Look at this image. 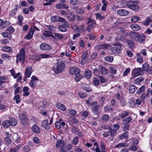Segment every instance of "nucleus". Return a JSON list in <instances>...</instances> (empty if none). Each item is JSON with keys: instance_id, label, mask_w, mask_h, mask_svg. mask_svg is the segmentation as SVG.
<instances>
[{"instance_id": "obj_1", "label": "nucleus", "mask_w": 152, "mask_h": 152, "mask_svg": "<svg viewBox=\"0 0 152 152\" xmlns=\"http://www.w3.org/2000/svg\"><path fill=\"white\" fill-rule=\"evenodd\" d=\"M65 68V64L62 61H58L53 67V70L56 73L62 72Z\"/></svg>"}, {"instance_id": "obj_2", "label": "nucleus", "mask_w": 152, "mask_h": 152, "mask_svg": "<svg viewBox=\"0 0 152 152\" xmlns=\"http://www.w3.org/2000/svg\"><path fill=\"white\" fill-rule=\"evenodd\" d=\"M143 74V70L141 68H134L132 71V75L131 79H133L136 77L142 75Z\"/></svg>"}, {"instance_id": "obj_3", "label": "nucleus", "mask_w": 152, "mask_h": 152, "mask_svg": "<svg viewBox=\"0 0 152 152\" xmlns=\"http://www.w3.org/2000/svg\"><path fill=\"white\" fill-rule=\"evenodd\" d=\"M138 4V2L134 1H128L126 3V5L129 8L135 10L139 9Z\"/></svg>"}, {"instance_id": "obj_4", "label": "nucleus", "mask_w": 152, "mask_h": 152, "mask_svg": "<svg viewBox=\"0 0 152 152\" xmlns=\"http://www.w3.org/2000/svg\"><path fill=\"white\" fill-rule=\"evenodd\" d=\"M25 50L24 48L21 49L19 53L17 55V59H19V61L22 63H23L25 61Z\"/></svg>"}, {"instance_id": "obj_5", "label": "nucleus", "mask_w": 152, "mask_h": 152, "mask_svg": "<svg viewBox=\"0 0 152 152\" xmlns=\"http://www.w3.org/2000/svg\"><path fill=\"white\" fill-rule=\"evenodd\" d=\"M19 119L21 123L23 124H27L28 122V119L26 115L24 114H21L19 115Z\"/></svg>"}, {"instance_id": "obj_6", "label": "nucleus", "mask_w": 152, "mask_h": 152, "mask_svg": "<svg viewBox=\"0 0 152 152\" xmlns=\"http://www.w3.org/2000/svg\"><path fill=\"white\" fill-rule=\"evenodd\" d=\"M70 74L72 75H76L80 73V70L78 68L76 67H71L69 70Z\"/></svg>"}, {"instance_id": "obj_7", "label": "nucleus", "mask_w": 152, "mask_h": 152, "mask_svg": "<svg viewBox=\"0 0 152 152\" xmlns=\"http://www.w3.org/2000/svg\"><path fill=\"white\" fill-rule=\"evenodd\" d=\"M33 72L32 67L31 66H27L26 68L25 74L26 76L29 77Z\"/></svg>"}, {"instance_id": "obj_8", "label": "nucleus", "mask_w": 152, "mask_h": 152, "mask_svg": "<svg viewBox=\"0 0 152 152\" xmlns=\"http://www.w3.org/2000/svg\"><path fill=\"white\" fill-rule=\"evenodd\" d=\"M123 48L121 46L117 47H112L111 48L112 52L115 54H119L120 51L122 50Z\"/></svg>"}, {"instance_id": "obj_9", "label": "nucleus", "mask_w": 152, "mask_h": 152, "mask_svg": "<svg viewBox=\"0 0 152 152\" xmlns=\"http://www.w3.org/2000/svg\"><path fill=\"white\" fill-rule=\"evenodd\" d=\"M100 105H97L94 107L92 109V112L95 115H98L100 112Z\"/></svg>"}, {"instance_id": "obj_10", "label": "nucleus", "mask_w": 152, "mask_h": 152, "mask_svg": "<svg viewBox=\"0 0 152 152\" xmlns=\"http://www.w3.org/2000/svg\"><path fill=\"white\" fill-rule=\"evenodd\" d=\"M40 48L42 50H48L51 48L49 45L45 43H42L40 46Z\"/></svg>"}, {"instance_id": "obj_11", "label": "nucleus", "mask_w": 152, "mask_h": 152, "mask_svg": "<svg viewBox=\"0 0 152 152\" xmlns=\"http://www.w3.org/2000/svg\"><path fill=\"white\" fill-rule=\"evenodd\" d=\"M118 14L121 16L127 15L129 14V12L127 10L124 9H120L117 12Z\"/></svg>"}, {"instance_id": "obj_12", "label": "nucleus", "mask_w": 152, "mask_h": 152, "mask_svg": "<svg viewBox=\"0 0 152 152\" xmlns=\"http://www.w3.org/2000/svg\"><path fill=\"white\" fill-rule=\"evenodd\" d=\"M138 34L135 32H130L129 33V35L130 37L132 39L136 41L137 39Z\"/></svg>"}, {"instance_id": "obj_13", "label": "nucleus", "mask_w": 152, "mask_h": 152, "mask_svg": "<svg viewBox=\"0 0 152 152\" xmlns=\"http://www.w3.org/2000/svg\"><path fill=\"white\" fill-rule=\"evenodd\" d=\"M31 129L33 132L37 134L39 133L41 131L40 129L36 124L34 125L32 127Z\"/></svg>"}, {"instance_id": "obj_14", "label": "nucleus", "mask_w": 152, "mask_h": 152, "mask_svg": "<svg viewBox=\"0 0 152 152\" xmlns=\"http://www.w3.org/2000/svg\"><path fill=\"white\" fill-rule=\"evenodd\" d=\"M145 36L144 34H138L137 39L136 41H138L140 43H142L145 40Z\"/></svg>"}, {"instance_id": "obj_15", "label": "nucleus", "mask_w": 152, "mask_h": 152, "mask_svg": "<svg viewBox=\"0 0 152 152\" xmlns=\"http://www.w3.org/2000/svg\"><path fill=\"white\" fill-rule=\"evenodd\" d=\"M48 119H46L42 122V126L47 129H50V126L48 124Z\"/></svg>"}, {"instance_id": "obj_16", "label": "nucleus", "mask_w": 152, "mask_h": 152, "mask_svg": "<svg viewBox=\"0 0 152 152\" xmlns=\"http://www.w3.org/2000/svg\"><path fill=\"white\" fill-rule=\"evenodd\" d=\"M137 89V88L134 85L131 84L129 86V91L130 93L133 94Z\"/></svg>"}, {"instance_id": "obj_17", "label": "nucleus", "mask_w": 152, "mask_h": 152, "mask_svg": "<svg viewBox=\"0 0 152 152\" xmlns=\"http://www.w3.org/2000/svg\"><path fill=\"white\" fill-rule=\"evenodd\" d=\"M67 19L69 21H74L75 20V15L72 13L68 14L67 15Z\"/></svg>"}, {"instance_id": "obj_18", "label": "nucleus", "mask_w": 152, "mask_h": 152, "mask_svg": "<svg viewBox=\"0 0 152 152\" xmlns=\"http://www.w3.org/2000/svg\"><path fill=\"white\" fill-rule=\"evenodd\" d=\"M130 27L134 31H138L140 30V27L136 24H133L130 25Z\"/></svg>"}, {"instance_id": "obj_19", "label": "nucleus", "mask_w": 152, "mask_h": 152, "mask_svg": "<svg viewBox=\"0 0 152 152\" xmlns=\"http://www.w3.org/2000/svg\"><path fill=\"white\" fill-rule=\"evenodd\" d=\"M56 106L58 109L63 111H64L66 110V107L64 105L59 103H56Z\"/></svg>"}, {"instance_id": "obj_20", "label": "nucleus", "mask_w": 152, "mask_h": 152, "mask_svg": "<svg viewBox=\"0 0 152 152\" xmlns=\"http://www.w3.org/2000/svg\"><path fill=\"white\" fill-rule=\"evenodd\" d=\"M127 43L129 48L132 49L134 47V43L133 41L131 40L127 41Z\"/></svg>"}, {"instance_id": "obj_21", "label": "nucleus", "mask_w": 152, "mask_h": 152, "mask_svg": "<svg viewBox=\"0 0 152 152\" xmlns=\"http://www.w3.org/2000/svg\"><path fill=\"white\" fill-rule=\"evenodd\" d=\"M96 23H91L90 25H88L87 27V31L88 32H90L91 30L96 26Z\"/></svg>"}, {"instance_id": "obj_22", "label": "nucleus", "mask_w": 152, "mask_h": 152, "mask_svg": "<svg viewBox=\"0 0 152 152\" xmlns=\"http://www.w3.org/2000/svg\"><path fill=\"white\" fill-rule=\"evenodd\" d=\"M143 80L144 79L142 77H140L135 80L134 83L136 85L140 84Z\"/></svg>"}, {"instance_id": "obj_23", "label": "nucleus", "mask_w": 152, "mask_h": 152, "mask_svg": "<svg viewBox=\"0 0 152 152\" xmlns=\"http://www.w3.org/2000/svg\"><path fill=\"white\" fill-rule=\"evenodd\" d=\"M1 34L3 37L4 38L11 39L12 37V35H9L10 34L6 31L5 32L2 33Z\"/></svg>"}, {"instance_id": "obj_24", "label": "nucleus", "mask_w": 152, "mask_h": 152, "mask_svg": "<svg viewBox=\"0 0 152 152\" xmlns=\"http://www.w3.org/2000/svg\"><path fill=\"white\" fill-rule=\"evenodd\" d=\"M2 125L4 128H7L10 125L9 120H6L3 121L2 123Z\"/></svg>"}, {"instance_id": "obj_25", "label": "nucleus", "mask_w": 152, "mask_h": 152, "mask_svg": "<svg viewBox=\"0 0 152 152\" xmlns=\"http://www.w3.org/2000/svg\"><path fill=\"white\" fill-rule=\"evenodd\" d=\"M64 142L63 140H57L56 146V147L59 148L60 146L64 145Z\"/></svg>"}, {"instance_id": "obj_26", "label": "nucleus", "mask_w": 152, "mask_h": 152, "mask_svg": "<svg viewBox=\"0 0 152 152\" xmlns=\"http://www.w3.org/2000/svg\"><path fill=\"white\" fill-rule=\"evenodd\" d=\"M129 145L128 144L125 143H121L115 145V147L116 148H120L123 147H127Z\"/></svg>"}, {"instance_id": "obj_27", "label": "nucleus", "mask_w": 152, "mask_h": 152, "mask_svg": "<svg viewBox=\"0 0 152 152\" xmlns=\"http://www.w3.org/2000/svg\"><path fill=\"white\" fill-rule=\"evenodd\" d=\"M129 135V132H125L120 135L118 137V139H122L127 137Z\"/></svg>"}, {"instance_id": "obj_28", "label": "nucleus", "mask_w": 152, "mask_h": 152, "mask_svg": "<svg viewBox=\"0 0 152 152\" xmlns=\"http://www.w3.org/2000/svg\"><path fill=\"white\" fill-rule=\"evenodd\" d=\"M10 123V125L14 126H15L17 123V120H15L14 118H12L10 119L9 120Z\"/></svg>"}, {"instance_id": "obj_29", "label": "nucleus", "mask_w": 152, "mask_h": 152, "mask_svg": "<svg viewBox=\"0 0 152 152\" xmlns=\"http://www.w3.org/2000/svg\"><path fill=\"white\" fill-rule=\"evenodd\" d=\"M87 56V53L86 52H84L82 54L81 58L82 60H81V63H83L84 62Z\"/></svg>"}, {"instance_id": "obj_30", "label": "nucleus", "mask_w": 152, "mask_h": 152, "mask_svg": "<svg viewBox=\"0 0 152 152\" xmlns=\"http://www.w3.org/2000/svg\"><path fill=\"white\" fill-rule=\"evenodd\" d=\"M7 79V77L5 76L0 77V85L3 83H5L6 81L5 80Z\"/></svg>"}, {"instance_id": "obj_31", "label": "nucleus", "mask_w": 152, "mask_h": 152, "mask_svg": "<svg viewBox=\"0 0 152 152\" xmlns=\"http://www.w3.org/2000/svg\"><path fill=\"white\" fill-rule=\"evenodd\" d=\"M140 55V53L137 54V55L138 56L137 58V61L139 63L142 64L143 63V58Z\"/></svg>"}, {"instance_id": "obj_32", "label": "nucleus", "mask_w": 152, "mask_h": 152, "mask_svg": "<svg viewBox=\"0 0 152 152\" xmlns=\"http://www.w3.org/2000/svg\"><path fill=\"white\" fill-rule=\"evenodd\" d=\"M106 61L109 62H112L113 60V57L112 56H108L104 58Z\"/></svg>"}, {"instance_id": "obj_33", "label": "nucleus", "mask_w": 152, "mask_h": 152, "mask_svg": "<svg viewBox=\"0 0 152 152\" xmlns=\"http://www.w3.org/2000/svg\"><path fill=\"white\" fill-rule=\"evenodd\" d=\"M109 132L111 137H113L116 134L117 131L114 129H112L111 128L109 130Z\"/></svg>"}, {"instance_id": "obj_34", "label": "nucleus", "mask_w": 152, "mask_h": 152, "mask_svg": "<svg viewBox=\"0 0 152 152\" xmlns=\"http://www.w3.org/2000/svg\"><path fill=\"white\" fill-rule=\"evenodd\" d=\"M110 72L113 74H115L116 73L117 70L113 66H110L109 67Z\"/></svg>"}, {"instance_id": "obj_35", "label": "nucleus", "mask_w": 152, "mask_h": 152, "mask_svg": "<svg viewBox=\"0 0 152 152\" xmlns=\"http://www.w3.org/2000/svg\"><path fill=\"white\" fill-rule=\"evenodd\" d=\"M85 77L87 79H89L91 75V73L90 71H86L85 72Z\"/></svg>"}, {"instance_id": "obj_36", "label": "nucleus", "mask_w": 152, "mask_h": 152, "mask_svg": "<svg viewBox=\"0 0 152 152\" xmlns=\"http://www.w3.org/2000/svg\"><path fill=\"white\" fill-rule=\"evenodd\" d=\"M142 67L143 70L147 72L149 68V65L148 63H145L142 65Z\"/></svg>"}, {"instance_id": "obj_37", "label": "nucleus", "mask_w": 152, "mask_h": 152, "mask_svg": "<svg viewBox=\"0 0 152 152\" xmlns=\"http://www.w3.org/2000/svg\"><path fill=\"white\" fill-rule=\"evenodd\" d=\"M48 29L49 31L52 33L55 30V28L52 25H50L47 26Z\"/></svg>"}, {"instance_id": "obj_38", "label": "nucleus", "mask_w": 152, "mask_h": 152, "mask_svg": "<svg viewBox=\"0 0 152 152\" xmlns=\"http://www.w3.org/2000/svg\"><path fill=\"white\" fill-rule=\"evenodd\" d=\"M100 67V66H99ZM100 70L102 72V74H107L108 72V71L107 69L104 67H102V66H100ZM99 69L100 68H99Z\"/></svg>"}, {"instance_id": "obj_39", "label": "nucleus", "mask_w": 152, "mask_h": 152, "mask_svg": "<svg viewBox=\"0 0 152 152\" xmlns=\"http://www.w3.org/2000/svg\"><path fill=\"white\" fill-rule=\"evenodd\" d=\"M51 32L47 31H44L43 33V34L44 36L46 37H50Z\"/></svg>"}, {"instance_id": "obj_40", "label": "nucleus", "mask_w": 152, "mask_h": 152, "mask_svg": "<svg viewBox=\"0 0 152 152\" xmlns=\"http://www.w3.org/2000/svg\"><path fill=\"white\" fill-rule=\"evenodd\" d=\"M6 31L10 34L14 31L15 29L13 27H10L7 28Z\"/></svg>"}, {"instance_id": "obj_41", "label": "nucleus", "mask_w": 152, "mask_h": 152, "mask_svg": "<svg viewBox=\"0 0 152 152\" xmlns=\"http://www.w3.org/2000/svg\"><path fill=\"white\" fill-rule=\"evenodd\" d=\"M78 137H75L72 139V143L74 145H76L78 143Z\"/></svg>"}, {"instance_id": "obj_42", "label": "nucleus", "mask_w": 152, "mask_h": 152, "mask_svg": "<svg viewBox=\"0 0 152 152\" xmlns=\"http://www.w3.org/2000/svg\"><path fill=\"white\" fill-rule=\"evenodd\" d=\"M41 58H45L51 57V56L50 55L46 54L45 53L40 54Z\"/></svg>"}, {"instance_id": "obj_43", "label": "nucleus", "mask_w": 152, "mask_h": 152, "mask_svg": "<svg viewBox=\"0 0 152 152\" xmlns=\"http://www.w3.org/2000/svg\"><path fill=\"white\" fill-rule=\"evenodd\" d=\"M140 20L139 17L138 16H134L131 18V20L134 22H136Z\"/></svg>"}, {"instance_id": "obj_44", "label": "nucleus", "mask_w": 152, "mask_h": 152, "mask_svg": "<svg viewBox=\"0 0 152 152\" xmlns=\"http://www.w3.org/2000/svg\"><path fill=\"white\" fill-rule=\"evenodd\" d=\"M145 89V86H142L141 87H140L139 90H138V91L137 92V93L138 94H140L141 92H143Z\"/></svg>"}, {"instance_id": "obj_45", "label": "nucleus", "mask_w": 152, "mask_h": 152, "mask_svg": "<svg viewBox=\"0 0 152 152\" xmlns=\"http://www.w3.org/2000/svg\"><path fill=\"white\" fill-rule=\"evenodd\" d=\"M134 101V99H131L129 101L130 105L132 107H135L136 106V103Z\"/></svg>"}, {"instance_id": "obj_46", "label": "nucleus", "mask_w": 152, "mask_h": 152, "mask_svg": "<svg viewBox=\"0 0 152 152\" xmlns=\"http://www.w3.org/2000/svg\"><path fill=\"white\" fill-rule=\"evenodd\" d=\"M58 16H52L50 18V20L52 22H57Z\"/></svg>"}, {"instance_id": "obj_47", "label": "nucleus", "mask_w": 152, "mask_h": 152, "mask_svg": "<svg viewBox=\"0 0 152 152\" xmlns=\"http://www.w3.org/2000/svg\"><path fill=\"white\" fill-rule=\"evenodd\" d=\"M95 15L96 16V18L99 19L100 20H102L105 18L104 17L102 16L99 13H96Z\"/></svg>"}, {"instance_id": "obj_48", "label": "nucleus", "mask_w": 152, "mask_h": 152, "mask_svg": "<svg viewBox=\"0 0 152 152\" xmlns=\"http://www.w3.org/2000/svg\"><path fill=\"white\" fill-rule=\"evenodd\" d=\"M82 78V76L80 75V73L75 75V80L77 82H78Z\"/></svg>"}, {"instance_id": "obj_49", "label": "nucleus", "mask_w": 152, "mask_h": 152, "mask_svg": "<svg viewBox=\"0 0 152 152\" xmlns=\"http://www.w3.org/2000/svg\"><path fill=\"white\" fill-rule=\"evenodd\" d=\"M14 99L16 101V103L17 104L20 101V99L19 95H15L14 98Z\"/></svg>"}, {"instance_id": "obj_50", "label": "nucleus", "mask_w": 152, "mask_h": 152, "mask_svg": "<svg viewBox=\"0 0 152 152\" xmlns=\"http://www.w3.org/2000/svg\"><path fill=\"white\" fill-rule=\"evenodd\" d=\"M59 30L62 32H65L67 31V28L63 25H60L59 27Z\"/></svg>"}, {"instance_id": "obj_51", "label": "nucleus", "mask_w": 152, "mask_h": 152, "mask_svg": "<svg viewBox=\"0 0 152 152\" xmlns=\"http://www.w3.org/2000/svg\"><path fill=\"white\" fill-rule=\"evenodd\" d=\"M12 50L10 47H4L2 48V50L5 52H9Z\"/></svg>"}, {"instance_id": "obj_52", "label": "nucleus", "mask_w": 152, "mask_h": 152, "mask_svg": "<svg viewBox=\"0 0 152 152\" xmlns=\"http://www.w3.org/2000/svg\"><path fill=\"white\" fill-rule=\"evenodd\" d=\"M93 83L94 85L96 86H98L100 84V83L98 79L96 78H94L93 80Z\"/></svg>"}, {"instance_id": "obj_53", "label": "nucleus", "mask_w": 152, "mask_h": 152, "mask_svg": "<svg viewBox=\"0 0 152 152\" xmlns=\"http://www.w3.org/2000/svg\"><path fill=\"white\" fill-rule=\"evenodd\" d=\"M109 118V116L107 114H105L104 115L102 118V120L106 121H108Z\"/></svg>"}, {"instance_id": "obj_54", "label": "nucleus", "mask_w": 152, "mask_h": 152, "mask_svg": "<svg viewBox=\"0 0 152 152\" xmlns=\"http://www.w3.org/2000/svg\"><path fill=\"white\" fill-rule=\"evenodd\" d=\"M151 21V19L149 18H147L145 21L144 23V25L145 26L149 25L150 22Z\"/></svg>"}, {"instance_id": "obj_55", "label": "nucleus", "mask_w": 152, "mask_h": 152, "mask_svg": "<svg viewBox=\"0 0 152 152\" xmlns=\"http://www.w3.org/2000/svg\"><path fill=\"white\" fill-rule=\"evenodd\" d=\"M69 114L72 116H74L76 114V112L74 110H69Z\"/></svg>"}, {"instance_id": "obj_56", "label": "nucleus", "mask_w": 152, "mask_h": 152, "mask_svg": "<svg viewBox=\"0 0 152 152\" xmlns=\"http://www.w3.org/2000/svg\"><path fill=\"white\" fill-rule=\"evenodd\" d=\"M129 125L127 123H125L123 127V130L124 131H126L129 129Z\"/></svg>"}, {"instance_id": "obj_57", "label": "nucleus", "mask_w": 152, "mask_h": 152, "mask_svg": "<svg viewBox=\"0 0 152 152\" xmlns=\"http://www.w3.org/2000/svg\"><path fill=\"white\" fill-rule=\"evenodd\" d=\"M105 111H112L113 110V108L110 106H107L105 107L104 108Z\"/></svg>"}, {"instance_id": "obj_58", "label": "nucleus", "mask_w": 152, "mask_h": 152, "mask_svg": "<svg viewBox=\"0 0 152 152\" xmlns=\"http://www.w3.org/2000/svg\"><path fill=\"white\" fill-rule=\"evenodd\" d=\"M79 95L80 97L81 98H84L87 96V94L85 93H83L82 92H79Z\"/></svg>"}, {"instance_id": "obj_59", "label": "nucleus", "mask_w": 152, "mask_h": 152, "mask_svg": "<svg viewBox=\"0 0 152 152\" xmlns=\"http://www.w3.org/2000/svg\"><path fill=\"white\" fill-rule=\"evenodd\" d=\"M55 36L57 38L59 39H62L64 38V37L62 35L57 33H55Z\"/></svg>"}, {"instance_id": "obj_60", "label": "nucleus", "mask_w": 152, "mask_h": 152, "mask_svg": "<svg viewBox=\"0 0 152 152\" xmlns=\"http://www.w3.org/2000/svg\"><path fill=\"white\" fill-rule=\"evenodd\" d=\"M4 140L5 142L7 144H10L11 142L10 139L7 137H6L4 138Z\"/></svg>"}, {"instance_id": "obj_61", "label": "nucleus", "mask_w": 152, "mask_h": 152, "mask_svg": "<svg viewBox=\"0 0 152 152\" xmlns=\"http://www.w3.org/2000/svg\"><path fill=\"white\" fill-rule=\"evenodd\" d=\"M77 0H70V3L72 5H75L78 4Z\"/></svg>"}, {"instance_id": "obj_62", "label": "nucleus", "mask_w": 152, "mask_h": 152, "mask_svg": "<svg viewBox=\"0 0 152 152\" xmlns=\"http://www.w3.org/2000/svg\"><path fill=\"white\" fill-rule=\"evenodd\" d=\"M130 69L129 68L126 69L123 72V76H126L130 72Z\"/></svg>"}, {"instance_id": "obj_63", "label": "nucleus", "mask_w": 152, "mask_h": 152, "mask_svg": "<svg viewBox=\"0 0 152 152\" xmlns=\"http://www.w3.org/2000/svg\"><path fill=\"white\" fill-rule=\"evenodd\" d=\"M17 10V9L15 8V9H14L12 10L10 14V16H13L14 15L16 14Z\"/></svg>"}, {"instance_id": "obj_64", "label": "nucleus", "mask_w": 152, "mask_h": 152, "mask_svg": "<svg viewBox=\"0 0 152 152\" xmlns=\"http://www.w3.org/2000/svg\"><path fill=\"white\" fill-rule=\"evenodd\" d=\"M132 120V118L131 117H129L125 118L124 121L125 122V123L128 124Z\"/></svg>"}]
</instances>
